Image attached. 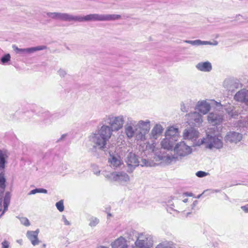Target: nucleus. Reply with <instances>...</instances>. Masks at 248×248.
<instances>
[{"instance_id":"nucleus-33","label":"nucleus","mask_w":248,"mask_h":248,"mask_svg":"<svg viewBox=\"0 0 248 248\" xmlns=\"http://www.w3.org/2000/svg\"><path fill=\"white\" fill-rule=\"evenodd\" d=\"M233 81L231 79H226L223 82V87L228 90H231L232 89V85Z\"/></svg>"},{"instance_id":"nucleus-25","label":"nucleus","mask_w":248,"mask_h":248,"mask_svg":"<svg viewBox=\"0 0 248 248\" xmlns=\"http://www.w3.org/2000/svg\"><path fill=\"white\" fill-rule=\"evenodd\" d=\"M199 132L194 128H189L186 129L184 132V137L185 139L195 140L198 138Z\"/></svg>"},{"instance_id":"nucleus-36","label":"nucleus","mask_w":248,"mask_h":248,"mask_svg":"<svg viewBox=\"0 0 248 248\" xmlns=\"http://www.w3.org/2000/svg\"><path fill=\"white\" fill-rule=\"evenodd\" d=\"M11 56L9 54H5L1 58V62L2 64H5L10 61Z\"/></svg>"},{"instance_id":"nucleus-46","label":"nucleus","mask_w":248,"mask_h":248,"mask_svg":"<svg viewBox=\"0 0 248 248\" xmlns=\"http://www.w3.org/2000/svg\"><path fill=\"white\" fill-rule=\"evenodd\" d=\"M9 205V204L3 203L4 209L2 213L1 214V216H2L4 214V213L8 210Z\"/></svg>"},{"instance_id":"nucleus-24","label":"nucleus","mask_w":248,"mask_h":248,"mask_svg":"<svg viewBox=\"0 0 248 248\" xmlns=\"http://www.w3.org/2000/svg\"><path fill=\"white\" fill-rule=\"evenodd\" d=\"M111 246L112 248H128L126 240L122 236L112 242Z\"/></svg>"},{"instance_id":"nucleus-1","label":"nucleus","mask_w":248,"mask_h":248,"mask_svg":"<svg viewBox=\"0 0 248 248\" xmlns=\"http://www.w3.org/2000/svg\"><path fill=\"white\" fill-rule=\"evenodd\" d=\"M123 148H126L128 151L124 153V157H125V161L126 162L127 172L131 173L135 169V168L140 165L137 156L136 154L132 152L131 147L127 146H124ZM155 163L150 162L145 159H142L140 165L142 167H152L154 166Z\"/></svg>"},{"instance_id":"nucleus-51","label":"nucleus","mask_w":248,"mask_h":248,"mask_svg":"<svg viewBox=\"0 0 248 248\" xmlns=\"http://www.w3.org/2000/svg\"><path fill=\"white\" fill-rule=\"evenodd\" d=\"M181 109L182 111L183 112L187 111L186 107L185 106V105L183 103L181 105Z\"/></svg>"},{"instance_id":"nucleus-37","label":"nucleus","mask_w":248,"mask_h":248,"mask_svg":"<svg viewBox=\"0 0 248 248\" xmlns=\"http://www.w3.org/2000/svg\"><path fill=\"white\" fill-rule=\"evenodd\" d=\"M56 206L60 212H62L64 210L63 202L62 200L56 202Z\"/></svg>"},{"instance_id":"nucleus-12","label":"nucleus","mask_w":248,"mask_h":248,"mask_svg":"<svg viewBox=\"0 0 248 248\" xmlns=\"http://www.w3.org/2000/svg\"><path fill=\"white\" fill-rule=\"evenodd\" d=\"M48 17L55 20H59L65 22L73 21V15L65 13L47 12Z\"/></svg>"},{"instance_id":"nucleus-26","label":"nucleus","mask_w":248,"mask_h":248,"mask_svg":"<svg viewBox=\"0 0 248 248\" xmlns=\"http://www.w3.org/2000/svg\"><path fill=\"white\" fill-rule=\"evenodd\" d=\"M47 46H39L35 47H31L26 48H21L20 54H31L37 51H40L46 49Z\"/></svg>"},{"instance_id":"nucleus-3","label":"nucleus","mask_w":248,"mask_h":248,"mask_svg":"<svg viewBox=\"0 0 248 248\" xmlns=\"http://www.w3.org/2000/svg\"><path fill=\"white\" fill-rule=\"evenodd\" d=\"M125 119V116L123 115H115L110 114L106 115L103 122L109 126L114 132H117L123 128Z\"/></svg>"},{"instance_id":"nucleus-13","label":"nucleus","mask_w":248,"mask_h":248,"mask_svg":"<svg viewBox=\"0 0 248 248\" xmlns=\"http://www.w3.org/2000/svg\"><path fill=\"white\" fill-rule=\"evenodd\" d=\"M188 201V199H185L183 201L175 200L174 202L171 203V202L169 201V207L167 208V211L170 214L172 211L179 212V210H184L183 205Z\"/></svg>"},{"instance_id":"nucleus-2","label":"nucleus","mask_w":248,"mask_h":248,"mask_svg":"<svg viewBox=\"0 0 248 248\" xmlns=\"http://www.w3.org/2000/svg\"><path fill=\"white\" fill-rule=\"evenodd\" d=\"M119 15H105L98 14H91L86 16L73 15V21L74 22H92V21H107L119 19L121 18Z\"/></svg>"},{"instance_id":"nucleus-15","label":"nucleus","mask_w":248,"mask_h":248,"mask_svg":"<svg viewBox=\"0 0 248 248\" xmlns=\"http://www.w3.org/2000/svg\"><path fill=\"white\" fill-rule=\"evenodd\" d=\"M242 139V134L234 131L228 132L224 138V140L226 142L234 143H237L240 141Z\"/></svg>"},{"instance_id":"nucleus-53","label":"nucleus","mask_w":248,"mask_h":248,"mask_svg":"<svg viewBox=\"0 0 248 248\" xmlns=\"http://www.w3.org/2000/svg\"><path fill=\"white\" fill-rule=\"evenodd\" d=\"M197 201H195L193 203L191 204V208L192 209H193L195 206L197 205Z\"/></svg>"},{"instance_id":"nucleus-20","label":"nucleus","mask_w":248,"mask_h":248,"mask_svg":"<svg viewBox=\"0 0 248 248\" xmlns=\"http://www.w3.org/2000/svg\"><path fill=\"white\" fill-rule=\"evenodd\" d=\"M184 42L190 44L194 46H200L202 45H212L217 46L218 45L217 41L214 40L213 42L202 41L198 39L195 40H184Z\"/></svg>"},{"instance_id":"nucleus-29","label":"nucleus","mask_w":248,"mask_h":248,"mask_svg":"<svg viewBox=\"0 0 248 248\" xmlns=\"http://www.w3.org/2000/svg\"><path fill=\"white\" fill-rule=\"evenodd\" d=\"M165 137L166 138L161 141V146L164 149L168 150H171L173 148L174 142L169 139L168 137Z\"/></svg>"},{"instance_id":"nucleus-41","label":"nucleus","mask_w":248,"mask_h":248,"mask_svg":"<svg viewBox=\"0 0 248 248\" xmlns=\"http://www.w3.org/2000/svg\"><path fill=\"white\" fill-rule=\"evenodd\" d=\"M58 73L60 76L62 78H64L67 74L66 71L63 69H60V70L58 71Z\"/></svg>"},{"instance_id":"nucleus-61","label":"nucleus","mask_w":248,"mask_h":248,"mask_svg":"<svg viewBox=\"0 0 248 248\" xmlns=\"http://www.w3.org/2000/svg\"><path fill=\"white\" fill-rule=\"evenodd\" d=\"M2 216H1V215H0V217H1Z\"/></svg>"},{"instance_id":"nucleus-48","label":"nucleus","mask_w":248,"mask_h":248,"mask_svg":"<svg viewBox=\"0 0 248 248\" xmlns=\"http://www.w3.org/2000/svg\"><path fill=\"white\" fill-rule=\"evenodd\" d=\"M12 47L14 49V50L16 52V53H20L21 48H18L16 45H13L12 46Z\"/></svg>"},{"instance_id":"nucleus-7","label":"nucleus","mask_w":248,"mask_h":248,"mask_svg":"<svg viewBox=\"0 0 248 248\" xmlns=\"http://www.w3.org/2000/svg\"><path fill=\"white\" fill-rule=\"evenodd\" d=\"M164 128L162 126L159 124L155 125L148 136L150 141L146 142L147 147L152 151H154L155 148V141L163 133Z\"/></svg>"},{"instance_id":"nucleus-35","label":"nucleus","mask_w":248,"mask_h":248,"mask_svg":"<svg viewBox=\"0 0 248 248\" xmlns=\"http://www.w3.org/2000/svg\"><path fill=\"white\" fill-rule=\"evenodd\" d=\"M37 193H46L47 190L43 188H35L33 190H31L30 193L29 195L35 194Z\"/></svg>"},{"instance_id":"nucleus-17","label":"nucleus","mask_w":248,"mask_h":248,"mask_svg":"<svg viewBox=\"0 0 248 248\" xmlns=\"http://www.w3.org/2000/svg\"><path fill=\"white\" fill-rule=\"evenodd\" d=\"M210 105L205 100H202L198 102L195 109L198 110L202 114H206L210 109Z\"/></svg>"},{"instance_id":"nucleus-49","label":"nucleus","mask_w":248,"mask_h":248,"mask_svg":"<svg viewBox=\"0 0 248 248\" xmlns=\"http://www.w3.org/2000/svg\"><path fill=\"white\" fill-rule=\"evenodd\" d=\"M241 208L246 213H248V204L246 205H244V206H242L241 207Z\"/></svg>"},{"instance_id":"nucleus-32","label":"nucleus","mask_w":248,"mask_h":248,"mask_svg":"<svg viewBox=\"0 0 248 248\" xmlns=\"http://www.w3.org/2000/svg\"><path fill=\"white\" fill-rule=\"evenodd\" d=\"M89 225L92 228H93L95 226H96L99 223L100 220L99 219L95 217H91L89 219Z\"/></svg>"},{"instance_id":"nucleus-44","label":"nucleus","mask_w":248,"mask_h":248,"mask_svg":"<svg viewBox=\"0 0 248 248\" xmlns=\"http://www.w3.org/2000/svg\"><path fill=\"white\" fill-rule=\"evenodd\" d=\"M9 242L6 240H4L1 243V248H9Z\"/></svg>"},{"instance_id":"nucleus-21","label":"nucleus","mask_w":248,"mask_h":248,"mask_svg":"<svg viewBox=\"0 0 248 248\" xmlns=\"http://www.w3.org/2000/svg\"><path fill=\"white\" fill-rule=\"evenodd\" d=\"M39 230L37 229L35 231H28L26 233L27 238L30 240L33 246H36L39 244V240L38 238Z\"/></svg>"},{"instance_id":"nucleus-6","label":"nucleus","mask_w":248,"mask_h":248,"mask_svg":"<svg viewBox=\"0 0 248 248\" xmlns=\"http://www.w3.org/2000/svg\"><path fill=\"white\" fill-rule=\"evenodd\" d=\"M127 151L126 148L122 146L117 148L114 153H109L108 162L110 166L114 168L121 166L123 164L122 158L124 157V154Z\"/></svg>"},{"instance_id":"nucleus-45","label":"nucleus","mask_w":248,"mask_h":248,"mask_svg":"<svg viewBox=\"0 0 248 248\" xmlns=\"http://www.w3.org/2000/svg\"><path fill=\"white\" fill-rule=\"evenodd\" d=\"M3 203H10V196L8 193H6L4 197Z\"/></svg>"},{"instance_id":"nucleus-27","label":"nucleus","mask_w":248,"mask_h":248,"mask_svg":"<svg viewBox=\"0 0 248 248\" xmlns=\"http://www.w3.org/2000/svg\"><path fill=\"white\" fill-rule=\"evenodd\" d=\"M196 67L199 70L204 72H210L212 69V64L208 61L199 62Z\"/></svg>"},{"instance_id":"nucleus-9","label":"nucleus","mask_w":248,"mask_h":248,"mask_svg":"<svg viewBox=\"0 0 248 248\" xmlns=\"http://www.w3.org/2000/svg\"><path fill=\"white\" fill-rule=\"evenodd\" d=\"M153 245L152 237L145 233H140L135 242V248H151Z\"/></svg>"},{"instance_id":"nucleus-52","label":"nucleus","mask_w":248,"mask_h":248,"mask_svg":"<svg viewBox=\"0 0 248 248\" xmlns=\"http://www.w3.org/2000/svg\"><path fill=\"white\" fill-rule=\"evenodd\" d=\"M66 136V134H63L62 135L61 137L58 140V141H60L62 140Z\"/></svg>"},{"instance_id":"nucleus-22","label":"nucleus","mask_w":248,"mask_h":248,"mask_svg":"<svg viewBox=\"0 0 248 248\" xmlns=\"http://www.w3.org/2000/svg\"><path fill=\"white\" fill-rule=\"evenodd\" d=\"M136 123L138 129H139L140 131L148 133L151 128V122L149 120H140L136 121Z\"/></svg>"},{"instance_id":"nucleus-18","label":"nucleus","mask_w":248,"mask_h":248,"mask_svg":"<svg viewBox=\"0 0 248 248\" xmlns=\"http://www.w3.org/2000/svg\"><path fill=\"white\" fill-rule=\"evenodd\" d=\"M188 120L190 123L196 126H200L202 123L201 114L197 112H193L188 114Z\"/></svg>"},{"instance_id":"nucleus-57","label":"nucleus","mask_w":248,"mask_h":248,"mask_svg":"<svg viewBox=\"0 0 248 248\" xmlns=\"http://www.w3.org/2000/svg\"><path fill=\"white\" fill-rule=\"evenodd\" d=\"M161 159H163V156H161V158H160Z\"/></svg>"},{"instance_id":"nucleus-19","label":"nucleus","mask_w":248,"mask_h":248,"mask_svg":"<svg viewBox=\"0 0 248 248\" xmlns=\"http://www.w3.org/2000/svg\"><path fill=\"white\" fill-rule=\"evenodd\" d=\"M208 121L212 125H217L223 120V116L216 112H211L208 115Z\"/></svg>"},{"instance_id":"nucleus-5","label":"nucleus","mask_w":248,"mask_h":248,"mask_svg":"<svg viewBox=\"0 0 248 248\" xmlns=\"http://www.w3.org/2000/svg\"><path fill=\"white\" fill-rule=\"evenodd\" d=\"M174 152L176 154V156L169 155L164 156V158H166V160L167 162L170 163L173 160L177 158L178 156L182 157L189 155L192 152V149L184 141H181L176 145L174 148Z\"/></svg>"},{"instance_id":"nucleus-42","label":"nucleus","mask_w":248,"mask_h":248,"mask_svg":"<svg viewBox=\"0 0 248 248\" xmlns=\"http://www.w3.org/2000/svg\"><path fill=\"white\" fill-rule=\"evenodd\" d=\"M234 110L233 107H230L226 108V111L228 113L229 115L230 116L231 115H233V112Z\"/></svg>"},{"instance_id":"nucleus-60","label":"nucleus","mask_w":248,"mask_h":248,"mask_svg":"<svg viewBox=\"0 0 248 248\" xmlns=\"http://www.w3.org/2000/svg\"><path fill=\"white\" fill-rule=\"evenodd\" d=\"M43 247H46V245H45V244H44V245H43Z\"/></svg>"},{"instance_id":"nucleus-47","label":"nucleus","mask_w":248,"mask_h":248,"mask_svg":"<svg viewBox=\"0 0 248 248\" xmlns=\"http://www.w3.org/2000/svg\"><path fill=\"white\" fill-rule=\"evenodd\" d=\"M62 220L64 222V223L65 225H70V222L67 220L66 217L64 216H62Z\"/></svg>"},{"instance_id":"nucleus-28","label":"nucleus","mask_w":248,"mask_h":248,"mask_svg":"<svg viewBox=\"0 0 248 248\" xmlns=\"http://www.w3.org/2000/svg\"><path fill=\"white\" fill-rule=\"evenodd\" d=\"M9 155V154L7 150H0V170H3L5 168L6 159Z\"/></svg>"},{"instance_id":"nucleus-56","label":"nucleus","mask_w":248,"mask_h":248,"mask_svg":"<svg viewBox=\"0 0 248 248\" xmlns=\"http://www.w3.org/2000/svg\"><path fill=\"white\" fill-rule=\"evenodd\" d=\"M202 195H199L198 196V198H199Z\"/></svg>"},{"instance_id":"nucleus-39","label":"nucleus","mask_w":248,"mask_h":248,"mask_svg":"<svg viewBox=\"0 0 248 248\" xmlns=\"http://www.w3.org/2000/svg\"><path fill=\"white\" fill-rule=\"evenodd\" d=\"M208 174V173L206 172L203 171H201V170L198 171H197L196 173V175L197 177H200V178H202V177H203L204 176H206Z\"/></svg>"},{"instance_id":"nucleus-8","label":"nucleus","mask_w":248,"mask_h":248,"mask_svg":"<svg viewBox=\"0 0 248 248\" xmlns=\"http://www.w3.org/2000/svg\"><path fill=\"white\" fill-rule=\"evenodd\" d=\"M124 124H125L123 127H124V133L128 139H131L134 137L138 130L136 121L134 120L132 117H128Z\"/></svg>"},{"instance_id":"nucleus-23","label":"nucleus","mask_w":248,"mask_h":248,"mask_svg":"<svg viewBox=\"0 0 248 248\" xmlns=\"http://www.w3.org/2000/svg\"><path fill=\"white\" fill-rule=\"evenodd\" d=\"M179 135L178 129L173 126L170 127L165 132V136L174 142L177 140Z\"/></svg>"},{"instance_id":"nucleus-4","label":"nucleus","mask_w":248,"mask_h":248,"mask_svg":"<svg viewBox=\"0 0 248 248\" xmlns=\"http://www.w3.org/2000/svg\"><path fill=\"white\" fill-rule=\"evenodd\" d=\"M103 174L108 181L116 182L123 186H126L130 181L129 176L124 171H105Z\"/></svg>"},{"instance_id":"nucleus-59","label":"nucleus","mask_w":248,"mask_h":248,"mask_svg":"<svg viewBox=\"0 0 248 248\" xmlns=\"http://www.w3.org/2000/svg\"><path fill=\"white\" fill-rule=\"evenodd\" d=\"M205 191H204L203 192V193H202V194H204V192H205Z\"/></svg>"},{"instance_id":"nucleus-11","label":"nucleus","mask_w":248,"mask_h":248,"mask_svg":"<svg viewBox=\"0 0 248 248\" xmlns=\"http://www.w3.org/2000/svg\"><path fill=\"white\" fill-rule=\"evenodd\" d=\"M90 141L93 144V147L100 150H104L106 148L107 140L103 138L97 133L92 134L89 137Z\"/></svg>"},{"instance_id":"nucleus-43","label":"nucleus","mask_w":248,"mask_h":248,"mask_svg":"<svg viewBox=\"0 0 248 248\" xmlns=\"http://www.w3.org/2000/svg\"><path fill=\"white\" fill-rule=\"evenodd\" d=\"M234 110L233 107H230L226 108V111L228 113L229 115L230 116L231 115H233V112Z\"/></svg>"},{"instance_id":"nucleus-30","label":"nucleus","mask_w":248,"mask_h":248,"mask_svg":"<svg viewBox=\"0 0 248 248\" xmlns=\"http://www.w3.org/2000/svg\"><path fill=\"white\" fill-rule=\"evenodd\" d=\"M147 133L142 132V131H139L138 132H136V134L135 135L134 137L135 138V139L139 141H145L147 142L148 141H149V139L148 140L147 137L146 136V134Z\"/></svg>"},{"instance_id":"nucleus-10","label":"nucleus","mask_w":248,"mask_h":248,"mask_svg":"<svg viewBox=\"0 0 248 248\" xmlns=\"http://www.w3.org/2000/svg\"><path fill=\"white\" fill-rule=\"evenodd\" d=\"M202 143L205 144L206 147L210 149L213 148L219 149L223 147V142L221 139L209 135H207L206 138H204L202 140Z\"/></svg>"},{"instance_id":"nucleus-54","label":"nucleus","mask_w":248,"mask_h":248,"mask_svg":"<svg viewBox=\"0 0 248 248\" xmlns=\"http://www.w3.org/2000/svg\"><path fill=\"white\" fill-rule=\"evenodd\" d=\"M2 199L0 198V211H1Z\"/></svg>"},{"instance_id":"nucleus-55","label":"nucleus","mask_w":248,"mask_h":248,"mask_svg":"<svg viewBox=\"0 0 248 248\" xmlns=\"http://www.w3.org/2000/svg\"><path fill=\"white\" fill-rule=\"evenodd\" d=\"M220 191V190H219V189H216V190H214V192H216V193H217V192H219Z\"/></svg>"},{"instance_id":"nucleus-31","label":"nucleus","mask_w":248,"mask_h":248,"mask_svg":"<svg viewBox=\"0 0 248 248\" xmlns=\"http://www.w3.org/2000/svg\"><path fill=\"white\" fill-rule=\"evenodd\" d=\"M155 248H176V247L172 242L164 241L158 244Z\"/></svg>"},{"instance_id":"nucleus-58","label":"nucleus","mask_w":248,"mask_h":248,"mask_svg":"<svg viewBox=\"0 0 248 248\" xmlns=\"http://www.w3.org/2000/svg\"><path fill=\"white\" fill-rule=\"evenodd\" d=\"M190 214V212H188V213H187V215H189V214Z\"/></svg>"},{"instance_id":"nucleus-38","label":"nucleus","mask_w":248,"mask_h":248,"mask_svg":"<svg viewBox=\"0 0 248 248\" xmlns=\"http://www.w3.org/2000/svg\"><path fill=\"white\" fill-rule=\"evenodd\" d=\"M20 222L22 224L24 225L25 226H29L30 225V222L29 219L25 217H21L19 218Z\"/></svg>"},{"instance_id":"nucleus-40","label":"nucleus","mask_w":248,"mask_h":248,"mask_svg":"<svg viewBox=\"0 0 248 248\" xmlns=\"http://www.w3.org/2000/svg\"><path fill=\"white\" fill-rule=\"evenodd\" d=\"M92 169H93V172L94 174H95L97 176L99 175V174L100 173V170L99 169L98 166H97L96 165H93Z\"/></svg>"},{"instance_id":"nucleus-34","label":"nucleus","mask_w":248,"mask_h":248,"mask_svg":"<svg viewBox=\"0 0 248 248\" xmlns=\"http://www.w3.org/2000/svg\"><path fill=\"white\" fill-rule=\"evenodd\" d=\"M5 178L3 173H0V188L1 189V193H3L5 187Z\"/></svg>"},{"instance_id":"nucleus-14","label":"nucleus","mask_w":248,"mask_h":248,"mask_svg":"<svg viewBox=\"0 0 248 248\" xmlns=\"http://www.w3.org/2000/svg\"><path fill=\"white\" fill-rule=\"evenodd\" d=\"M114 132L107 124H104L98 130L97 133L107 140L108 141L110 139L112 132Z\"/></svg>"},{"instance_id":"nucleus-16","label":"nucleus","mask_w":248,"mask_h":248,"mask_svg":"<svg viewBox=\"0 0 248 248\" xmlns=\"http://www.w3.org/2000/svg\"><path fill=\"white\" fill-rule=\"evenodd\" d=\"M234 99L248 106V90L245 89L240 90L236 93Z\"/></svg>"},{"instance_id":"nucleus-50","label":"nucleus","mask_w":248,"mask_h":248,"mask_svg":"<svg viewBox=\"0 0 248 248\" xmlns=\"http://www.w3.org/2000/svg\"><path fill=\"white\" fill-rule=\"evenodd\" d=\"M238 115V113L235 109L233 110V115H231V117L235 118Z\"/></svg>"}]
</instances>
